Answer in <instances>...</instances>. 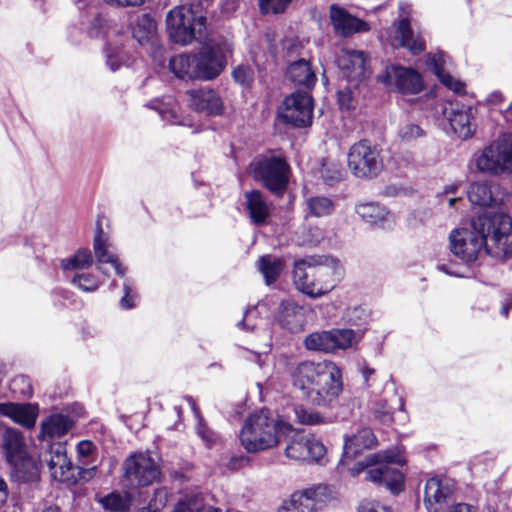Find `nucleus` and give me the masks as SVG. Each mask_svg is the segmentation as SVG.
<instances>
[{
	"label": "nucleus",
	"instance_id": "1",
	"mask_svg": "<svg viewBox=\"0 0 512 512\" xmlns=\"http://www.w3.org/2000/svg\"><path fill=\"white\" fill-rule=\"evenodd\" d=\"M73 420L63 414H53L42 421L39 440L43 443L39 452V461L46 466L53 480L67 484L88 482L96 474V466L85 468L73 465L67 456L65 442H51L56 437L64 436L73 427Z\"/></svg>",
	"mask_w": 512,
	"mask_h": 512
},
{
	"label": "nucleus",
	"instance_id": "2",
	"mask_svg": "<svg viewBox=\"0 0 512 512\" xmlns=\"http://www.w3.org/2000/svg\"><path fill=\"white\" fill-rule=\"evenodd\" d=\"M292 384L303 397L316 406H327L343 390L342 371L330 360L303 361L291 372Z\"/></svg>",
	"mask_w": 512,
	"mask_h": 512
},
{
	"label": "nucleus",
	"instance_id": "3",
	"mask_svg": "<svg viewBox=\"0 0 512 512\" xmlns=\"http://www.w3.org/2000/svg\"><path fill=\"white\" fill-rule=\"evenodd\" d=\"M343 276V265L331 256H309L294 263V285L299 292L312 299L331 292Z\"/></svg>",
	"mask_w": 512,
	"mask_h": 512
},
{
	"label": "nucleus",
	"instance_id": "4",
	"mask_svg": "<svg viewBox=\"0 0 512 512\" xmlns=\"http://www.w3.org/2000/svg\"><path fill=\"white\" fill-rule=\"evenodd\" d=\"M292 431L290 423L268 409H261L245 420L239 440L248 453H257L273 448L282 436H287Z\"/></svg>",
	"mask_w": 512,
	"mask_h": 512
},
{
	"label": "nucleus",
	"instance_id": "5",
	"mask_svg": "<svg viewBox=\"0 0 512 512\" xmlns=\"http://www.w3.org/2000/svg\"><path fill=\"white\" fill-rule=\"evenodd\" d=\"M405 461L403 457L393 451L379 452L370 455L365 461L357 462L349 468L353 476L360 474L364 469L376 465L367 472V480L381 486H385L392 493H399L404 487V475L392 465L402 466Z\"/></svg>",
	"mask_w": 512,
	"mask_h": 512
},
{
	"label": "nucleus",
	"instance_id": "6",
	"mask_svg": "<svg viewBox=\"0 0 512 512\" xmlns=\"http://www.w3.org/2000/svg\"><path fill=\"white\" fill-rule=\"evenodd\" d=\"M248 173L270 192L281 194L289 182L290 167L282 155L268 152L253 158Z\"/></svg>",
	"mask_w": 512,
	"mask_h": 512
},
{
	"label": "nucleus",
	"instance_id": "7",
	"mask_svg": "<svg viewBox=\"0 0 512 512\" xmlns=\"http://www.w3.org/2000/svg\"><path fill=\"white\" fill-rule=\"evenodd\" d=\"M347 165L354 177L362 180L374 179L384 168L382 149L368 140H360L349 148Z\"/></svg>",
	"mask_w": 512,
	"mask_h": 512
},
{
	"label": "nucleus",
	"instance_id": "8",
	"mask_svg": "<svg viewBox=\"0 0 512 512\" xmlns=\"http://www.w3.org/2000/svg\"><path fill=\"white\" fill-rule=\"evenodd\" d=\"M476 222L477 218L472 220V229H454L449 235L451 253L465 264L476 261L483 249L486 253H491V246L487 243L486 227L482 230L476 227Z\"/></svg>",
	"mask_w": 512,
	"mask_h": 512
},
{
	"label": "nucleus",
	"instance_id": "9",
	"mask_svg": "<svg viewBox=\"0 0 512 512\" xmlns=\"http://www.w3.org/2000/svg\"><path fill=\"white\" fill-rule=\"evenodd\" d=\"M476 227H486L487 243L491 242L496 250L490 254L512 257V218L502 212H484L477 217Z\"/></svg>",
	"mask_w": 512,
	"mask_h": 512
},
{
	"label": "nucleus",
	"instance_id": "10",
	"mask_svg": "<svg viewBox=\"0 0 512 512\" xmlns=\"http://www.w3.org/2000/svg\"><path fill=\"white\" fill-rule=\"evenodd\" d=\"M167 30L170 38L182 45L193 39H200L206 28V17L196 15L192 9L180 6L171 10L167 17Z\"/></svg>",
	"mask_w": 512,
	"mask_h": 512
},
{
	"label": "nucleus",
	"instance_id": "11",
	"mask_svg": "<svg viewBox=\"0 0 512 512\" xmlns=\"http://www.w3.org/2000/svg\"><path fill=\"white\" fill-rule=\"evenodd\" d=\"M233 43L225 37L212 39L195 54V66L200 80H212L224 69L232 54Z\"/></svg>",
	"mask_w": 512,
	"mask_h": 512
},
{
	"label": "nucleus",
	"instance_id": "12",
	"mask_svg": "<svg viewBox=\"0 0 512 512\" xmlns=\"http://www.w3.org/2000/svg\"><path fill=\"white\" fill-rule=\"evenodd\" d=\"M327 485H316L293 492L282 501L277 512H317L331 498Z\"/></svg>",
	"mask_w": 512,
	"mask_h": 512
},
{
	"label": "nucleus",
	"instance_id": "13",
	"mask_svg": "<svg viewBox=\"0 0 512 512\" xmlns=\"http://www.w3.org/2000/svg\"><path fill=\"white\" fill-rule=\"evenodd\" d=\"M476 167L494 174L512 171V136H504L487 146L476 158Z\"/></svg>",
	"mask_w": 512,
	"mask_h": 512
},
{
	"label": "nucleus",
	"instance_id": "14",
	"mask_svg": "<svg viewBox=\"0 0 512 512\" xmlns=\"http://www.w3.org/2000/svg\"><path fill=\"white\" fill-rule=\"evenodd\" d=\"M125 478L131 487L149 486L160 476L159 465L147 453H135L124 462Z\"/></svg>",
	"mask_w": 512,
	"mask_h": 512
},
{
	"label": "nucleus",
	"instance_id": "15",
	"mask_svg": "<svg viewBox=\"0 0 512 512\" xmlns=\"http://www.w3.org/2000/svg\"><path fill=\"white\" fill-rule=\"evenodd\" d=\"M442 115L452 131L461 139L472 137L476 131L475 113L471 106L459 102L441 104Z\"/></svg>",
	"mask_w": 512,
	"mask_h": 512
},
{
	"label": "nucleus",
	"instance_id": "16",
	"mask_svg": "<svg viewBox=\"0 0 512 512\" xmlns=\"http://www.w3.org/2000/svg\"><path fill=\"white\" fill-rule=\"evenodd\" d=\"M281 118L294 126L311 124L313 116L312 97L307 92H295L286 97L280 111Z\"/></svg>",
	"mask_w": 512,
	"mask_h": 512
},
{
	"label": "nucleus",
	"instance_id": "17",
	"mask_svg": "<svg viewBox=\"0 0 512 512\" xmlns=\"http://www.w3.org/2000/svg\"><path fill=\"white\" fill-rule=\"evenodd\" d=\"M454 483L447 478L432 477L424 488V506L427 512H443L453 505Z\"/></svg>",
	"mask_w": 512,
	"mask_h": 512
},
{
	"label": "nucleus",
	"instance_id": "18",
	"mask_svg": "<svg viewBox=\"0 0 512 512\" xmlns=\"http://www.w3.org/2000/svg\"><path fill=\"white\" fill-rule=\"evenodd\" d=\"M380 81L389 88L402 94H417L423 89L421 75L412 68L391 65L385 70V74L379 76Z\"/></svg>",
	"mask_w": 512,
	"mask_h": 512
},
{
	"label": "nucleus",
	"instance_id": "19",
	"mask_svg": "<svg viewBox=\"0 0 512 512\" xmlns=\"http://www.w3.org/2000/svg\"><path fill=\"white\" fill-rule=\"evenodd\" d=\"M275 304L277 305V311L275 318L277 323L287 331L291 333H297L304 329L307 322V315L310 312V308L304 305H300L292 299H281L278 300L274 296Z\"/></svg>",
	"mask_w": 512,
	"mask_h": 512
},
{
	"label": "nucleus",
	"instance_id": "20",
	"mask_svg": "<svg viewBox=\"0 0 512 512\" xmlns=\"http://www.w3.org/2000/svg\"><path fill=\"white\" fill-rule=\"evenodd\" d=\"M325 454L324 444L314 436L296 435L285 449V455L295 461L320 462Z\"/></svg>",
	"mask_w": 512,
	"mask_h": 512
},
{
	"label": "nucleus",
	"instance_id": "21",
	"mask_svg": "<svg viewBox=\"0 0 512 512\" xmlns=\"http://www.w3.org/2000/svg\"><path fill=\"white\" fill-rule=\"evenodd\" d=\"M188 105L194 111L208 116H217L223 112V101L219 94L208 86L188 90Z\"/></svg>",
	"mask_w": 512,
	"mask_h": 512
},
{
	"label": "nucleus",
	"instance_id": "22",
	"mask_svg": "<svg viewBox=\"0 0 512 512\" xmlns=\"http://www.w3.org/2000/svg\"><path fill=\"white\" fill-rule=\"evenodd\" d=\"M429 69L437 76L440 82L455 93L465 92V84L453 77L449 72L450 58L442 51L427 55L426 60Z\"/></svg>",
	"mask_w": 512,
	"mask_h": 512
},
{
	"label": "nucleus",
	"instance_id": "23",
	"mask_svg": "<svg viewBox=\"0 0 512 512\" xmlns=\"http://www.w3.org/2000/svg\"><path fill=\"white\" fill-rule=\"evenodd\" d=\"M330 18L335 32L343 37L369 30V25L365 21L352 16L336 5L330 8Z\"/></svg>",
	"mask_w": 512,
	"mask_h": 512
},
{
	"label": "nucleus",
	"instance_id": "24",
	"mask_svg": "<svg viewBox=\"0 0 512 512\" xmlns=\"http://www.w3.org/2000/svg\"><path fill=\"white\" fill-rule=\"evenodd\" d=\"M395 31L392 45L407 48L412 54H419L425 50V40L421 34H415L408 18L394 23Z\"/></svg>",
	"mask_w": 512,
	"mask_h": 512
},
{
	"label": "nucleus",
	"instance_id": "25",
	"mask_svg": "<svg viewBox=\"0 0 512 512\" xmlns=\"http://www.w3.org/2000/svg\"><path fill=\"white\" fill-rule=\"evenodd\" d=\"M336 63L348 79H359L365 75L367 56L363 51L344 48Z\"/></svg>",
	"mask_w": 512,
	"mask_h": 512
},
{
	"label": "nucleus",
	"instance_id": "26",
	"mask_svg": "<svg viewBox=\"0 0 512 512\" xmlns=\"http://www.w3.org/2000/svg\"><path fill=\"white\" fill-rule=\"evenodd\" d=\"M356 213L367 223L383 228L391 229L395 225V216L386 207L376 202L357 204Z\"/></svg>",
	"mask_w": 512,
	"mask_h": 512
},
{
	"label": "nucleus",
	"instance_id": "27",
	"mask_svg": "<svg viewBox=\"0 0 512 512\" xmlns=\"http://www.w3.org/2000/svg\"><path fill=\"white\" fill-rule=\"evenodd\" d=\"M377 439L369 427H362L352 436H346L343 448L342 464L347 460L356 458L365 449H370L376 445Z\"/></svg>",
	"mask_w": 512,
	"mask_h": 512
},
{
	"label": "nucleus",
	"instance_id": "28",
	"mask_svg": "<svg viewBox=\"0 0 512 512\" xmlns=\"http://www.w3.org/2000/svg\"><path fill=\"white\" fill-rule=\"evenodd\" d=\"M132 33L141 46H149L154 52L159 49L156 22L149 14L137 18Z\"/></svg>",
	"mask_w": 512,
	"mask_h": 512
},
{
	"label": "nucleus",
	"instance_id": "29",
	"mask_svg": "<svg viewBox=\"0 0 512 512\" xmlns=\"http://www.w3.org/2000/svg\"><path fill=\"white\" fill-rule=\"evenodd\" d=\"M102 234L103 231L101 228H99L97 234L94 237L93 244L95 257L99 264L98 269L102 273H105V271L102 268V265L108 263L114 267L115 272L118 276L123 277L126 273V267L119 262L117 256L114 253L109 251V244L107 240L103 238Z\"/></svg>",
	"mask_w": 512,
	"mask_h": 512
},
{
	"label": "nucleus",
	"instance_id": "30",
	"mask_svg": "<svg viewBox=\"0 0 512 512\" xmlns=\"http://www.w3.org/2000/svg\"><path fill=\"white\" fill-rule=\"evenodd\" d=\"M245 207L254 224H263L270 214V205L263 193L259 190H251L244 193Z\"/></svg>",
	"mask_w": 512,
	"mask_h": 512
},
{
	"label": "nucleus",
	"instance_id": "31",
	"mask_svg": "<svg viewBox=\"0 0 512 512\" xmlns=\"http://www.w3.org/2000/svg\"><path fill=\"white\" fill-rule=\"evenodd\" d=\"M286 75L295 85L307 89L313 88L317 81L316 74L310 62L305 59L292 62L287 68Z\"/></svg>",
	"mask_w": 512,
	"mask_h": 512
},
{
	"label": "nucleus",
	"instance_id": "32",
	"mask_svg": "<svg viewBox=\"0 0 512 512\" xmlns=\"http://www.w3.org/2000/svg\"><path fill=\"white\" fill-rule=\"evenodd\" d=\"M275 303L274 296H270L258 302L254 307L247 309L242 321L237 324L238 327L247 331H254L260 326L257 320L262 321L263 319L269 318L271 304Z\"/></svg>",
	"mask_w": 512,
	"mask_h": 512
},
{
	"label": "nucleus",
	"instance_id": "33",
	"mask_svg": "<svg viewBox=\"0 0 512 512\" xmlns=\"http://www.w3.org/2000/svg\"><path fill=\"white\" fill-rule=\"evenodd\" d=\"M9 464L12 466L11 477L14 481L34 483L40 479L38 465L29 455L11 461Z\"/></svg>",
	"mask_w": 512,
	"mask_h": 512
},
{
	"label": "nucleus",
	"instance_id": "34",
	"mask_svg": "<svg viewBox=\"0 0 512 512\" xmlns=\"http://www.w3.org/2000/svg\"><path fill=\"white\" fill-rule=\"evenodd\" d=\"M332 354L348 350L358 344L363 338L362 329L333 328L329 330Z\"/></svg>",
	"mask_w": 512,
	"mask_h": 512
},
{
	"label": "nucleus",
	"instance_id": "35",
	"mask_svg": "<svg viewBox=\"0 0 512 512\" xmlns=\"http://www.w3.org/2000/svg\"><path fill=\"white\" fill-rule=\"evenodd\" d=\"M0 415L11 418L24 427L31 428L36 422V413L30 405L0 403Z\"/></svg>",
	"mask_w": 512,
	"mask_h": 512
},
{
	"label": "nucleus",
	"instance_id": "36",
	"mask_svg": "<svg viewBox=\"0 0 512 512\" xmlns=\"http://www.w3.org/2000/svg\"><path fill=\"white\" fill-rule=\"evenodd\" d=\"M3 449L8 463L28 455L23 436L15 429L9 428L5 430L3 434Z\"/></svg>",
	"mask_w": 512,
	"mask_h": 512
},
{
	"label": "nucleus",
	"instance_id": "37",
	"mask_svg": "<svg viewBox=\"0 0 512 512\" xmlns=\"http://www.w3.org/2000/svg\"><path fill=\"white\" fill-rule=\"evenodd\" d=\"M195 61V54H180L170 59L169 67L172 73L180 79H198Z\"/></svg>",
	"mask_w": 512,
	"mask_h": 512
},
{
	"label": "nucleus",
	"instance_id": "38",
	"mask_svg": "<svg viewBox=\"0 0 512 512\" xmlns=\"http://www.w3.org/2000/svg\"><path fill=\"white\" fill-rule=\"evenodd\" d=\"M283 267L284 262L281 258L269 254L261 256L257 261V268L267 285H271L278 279Z\"/></svg>",
	"mask_w": 512,
	"mask_h": 512
},
{
	"label": "nucleus",
	"instance_id": "39",
	"mask_svg": "<svg viewBox=\"0 0 512 512\" xmlns=\"http://www.w3.org/2000/svg\"><path fill=\"white\" fill-rule=\"evenodd\" d=\"M307 217H326L334 212L335 204L332 199L325 196L309 197L305 201Z\"/></svg>",
	"mask_w": 512,
	"mask_h": 512
},
{
	"label": "nucleus",
	"instance_id": "40",
	"mask_svg": "<svg viewBox=\"0 0 512 512\" xmlns=\"http://www.w3.org/2000/svg\"><path fill=\"white\" fill-rule=\"evenodd\" d=\"M468 199L473 205L490 206L496 202L492 194V187L487 182L472 183L468 192Z\"/></svg>",
	"mask_w": 512,
	"mask_h": 512
},
{
	"label": "nucleus",
	"instance_id": "41",
	"mask_svg": "<svg viewBox=\"0 0 512 512\" xmlns=\"http://www.w3.org/2000/svg\"><path fill=\"white\" fill-rule=\"evenodd\" d=\"M185 399L188 402V404L190 405L191 410L193 411V414H194L195 418L197 419L196 432H197L198 436L203 440V442L208 447L216 444L217 441L219 440V436L216 432L211 430L205 424L195 400L190 396H187Z\"/></svg>",
	"mask_w": 512,
	"mask_h": 512
},
{
	"label": "nucleus",
	"instance_id": "42",
	"mask_svg": "<svg viewBox=\"0 0 512 512\" xmlns=\"http://www.w3.org/2000/svg\"><path fill=\"white\" fill-rule=\"evenodd\" d=\"M303 344L309 351L332 354L329 330L315 331L308 334L305 337Z\"/></svg>",
	"mask_w": 512,
	"mask_h": 512
},
{
	"label": "nucleus",
	"instance_id": "43",
	"mask_svg": "<svg viewBox=\"0 0 512 512\" xmlns=\"http://www.w3.org/2000/svg\"><path fill=\"white\" fill-rule=\"evenodd\" d=\"M149 106L158 111L162 120L171 124H182L179 117V108L172 98L169 97L166 101L156 100Z\"/></svg>",
	"mask_w": 512,
	"mask_h": 512
},
{
	"label": "nucleus",
	"instance_id": "44",
	"mask_svg": "<svg viewBox=\"0 0 512 512\" xmlns=\"http://www.w3.org/2000/svg\"><path fill=\"white\" fill-rule=\"evenodd\" d=\"M93 264V257L89 250L80 249L69 258L61 260L64 271L87 269Z\"/></svg>",
	"mask_w": 512,
	"mask_h": 512
},
{
	"label": "nucleus",
	"instance_id": "45",
	"mask_svg": "<svg viewBox=\"0 0 512 512\" xmlns=\"http://www.w3.org/2000/svg\"><path fill=\"white\" fill-rule=\"evenodd\" d=\"M292 412L294 414L295 421L302 425L312 426L327 423L325 417L319 412L303 405H295L292 408Z\"/></svg>",
	"mask_w": 512,
	"mask_h": 512
},
{
	"label": "nucleus",
	"instance_id": "46",
	"mask_svg": "<svg viewBox=\"0 0 512 512\" xmlns=\"http://www.w3.org/2000/svg\"><path fill=\"white\" fill-rule=\"evenodd\" d=\"M100 503L111 512H126L129 510L131 498L128 494L111 493L101 498Z\"/></svg>",
	"mask_w": 512,
	"mask_h": 512
},
{
	"label": "nucleus",
	"instance_id": "47",
	"mask_svg": "<svg viewBox=\"0 0 512 512\" xmlns=\"http://www.w3.org/2000/svg\"><path fill=\"white\" fill-rule=\"evenodd\" d=\"M10 390L13 394L24 398L31 397L33 393L30 379L25 375L14 377L10 384Z\"/></svg>",
	"mask_w": 512,
	"mask_h": 512
},
{
	"label": "nucleus",
	"instance_id": "48",
	"mask_svg": "<svg viewBox=\"0 0 512 512\" xmlns=\"http://www.w3.org/2000/svg\"><path fill=\"white\" fill-rule=\"evenodd\" d=\"M72 283L84 292H94L99 288L100 285L98 278L90 273L76 274L72 278Z\"/></svg>",
	"mask_w": 512,
	"mask_h": 512
},
{
	"label": "nucleus",
	"instance_id": "49",
	"mask_svg": "<svg viewBox=\"0 0 512 512\" xmlns=\"http://www.w3.org/2000/svg\"><path fill=\"white\" fill-rule=\"evenodd\" d=\"M343 318L350 325L360 326L366 322L368 313L363 306H354L346 309Z\"/></svg>",
	"mask_w": 512,
	"mask_h": 512
},
{
	"label": "nucleus",
	"instance_id": "50",
	"mask_svg": "<svg viewBox=\"0 0 512 512\" xmlns=\"http://www.w3.org/2000/svg\"><path fill=\"white\" fill-rule=\"evenodd\" d=\"M324 239L323 231L318 227H310L302 233V239L298 241L300 245L316 246Z\"/></svg>",
	"mask_w": 512,
	"mask_h": 512
},
{
	"label": "nucleus",
	"instance_id": "51",
	"mask_svg": "<svg viewBox=\"0 0 512 512\" xmlns=\"http://www.w3.org/2000/svg\"><path fill=\"white\" fill-rule=\"evenodd\" d=\"M291 0H259L260 10L264 14L283 12Z\"/></svg>",
	"mask_w": 512,
	"mask_h": 512
},
{
	"label": "nucleus",
	"instance_id": "52",
	"mask_svg": "<svg viewBox=\"0 0 512 512\" xmlns=\"http://www.w3.org/2000/svg\"><path fill=\"white\" fill-rule=\"evenodd\" d=\"M399 137L404 141H412L424 136V130L417 124L407 123L399 129Z\"/></svg>",
	"mask_w": 512,
	"mask_h": 512
},
{
	"label": "nucleus",
	"instance_id": "53",
	"mask_svg": "<svg viewBox=\"0 0 512 512\" xmlns=\"http://www.w3.org/2000/svg\"><path fill=\"white\" fill-rule=\"evenodd\" d=\"M321 175L326 183L332 185L342 179L343 173L339 165L324 163Z\"/></svg>",
	"mask_w": 512,
	"mask_h": 512
},
{
	"label": "nucleus",
	"instance_id": "54",
	"mask_svg": "<svg viewBox=\"0 0 512 512\" xmlns=\"http://www.w3.org/2000/svg\"><path fill=\"white\" fill-rule=\"evenodd\" d=\"M168 501V492L165 488H158L154 492L153 498L149 502V509L153 512L159 511L165 507Z\"/></svg>",
	"mask_w": 512,
	"mask_h": 512
},
{
	"label": "nucleus",
	"instance_id": "55",
	"mask_svg": "<svg viewBox=\"0 0 512 512\" xmlns=\"http://www.w3.org/2000/svg\"><path fill=\"white\" fill-rule=\"evenodd\" d=\"M374 416L375 418L383 424H388L392 422V411L387 406L385 401H379L375 404L374 407Z\"/></svg>",
	"mask_w": 512,
	"mask_h": 512
},
{
	"label": "nucleus",
	"instance_id": "56",
	"mask_svg": "<svg viewBox=\"0 0 512 512\" xmlns=\"http://www.w3.org/2000/svg\"><path fill=\"white\" fill-rule=\"evenodd\" d=\"M94 450H95V445L93 444V442H91L89 440H83L78 443L77 452H78L79 458L83 459V460H80L83 465H87L90 463L89 459L93 455Z\"/></svg>",
	"mask_w": 512,
	"mask_h": 512
},
{
	"label": "nucleus",
	"instance_id": "57",
	"mask_svg": "<svg viewBox=\"0 0 512 512\" xmlns=\"http://www.w3.org/2000/svg\"><path fill=\"white\" fill-rule=\"evenodd\" d=\"M124 295L120 300V306L123 309H131L135 306L137 295L133 292L129 280L123 284Z\"/></svg>",
	"mask_w": 512,
	"mask_h": 512
},
{
	"label": "nucleus",
	"instance_id": "58",
	"mask_svg": "<svg viewBox=\"0 0 512 512\" xmlns=\"http://www.w3.org/2000/svg\"><path fill=\"white\" fill-rule=\"evenodd\" d=\"M232 75L234 80L242 85H247L252 80L251 71L245 66H238L235 68Z\"/></svg>",
	"mask_w": 512,
	"mask_h": 512
},
{
	"label": "nucleus",
	"instance_id": "59",
	"mask_svg": "<svg viewBox=\"0 0 512 512\" xmlns=\"http://www.w3.org/2000/svg\"><path fill=\"white\" fill-rule=\"evenodd\" d=\"M359 512H391V510L379 502L368 501L361 504Z\"/></svg>",
	"mask_w": 512,
	"mask_h": 512
},
{
	"label": "nucleus",
	"instance_id": "60",
	"mask_svg": "<svg viewBox=\"0 0 512 512\" xmlns=\"http://www.w3.org/2000/svg\"><path fill=\"white\" fill-rule=\"evenodd\" d=\"M443 512H476V508L467 503H454L449 507V509Z\"/></svg>",
	"mask_w": 512,
	"mask_h": 512
},
{
	"label": "nucleus",
	"instance_id": "61",
	"mask_svg": "<svg viewBox=\"0 0 512 512\" xmlns=\"http://www.w3.org/2000/svg\"><path fill=\"white\" fill-rule=\"evenodd\" d=\"M106 63L111 69V71H116L121 65L120 58L118 57V55H114L112 53H107Z\"/></svg>",
	"mask_w": 512,
	"mask_h": 512
},
{
	"label": "nucleus",
	"instance_id": "62",
	"mask_svg": "<svg viewBox=\"0 0 512 512\" xmlns=\"http://www.w3.org/2000/svg\"><path fill=\"white\" fill-rule=\"evenodd\" d=\"M359 371L362 374L364 381L367 383L370 377L375 373V370L369 367L366 362H362L359 364Z\"/></svg>",
	"mask_w": 512,
	"mask_h": 512
},
{
	"label": "nucleus",
	"instance_id": "63",
	"mask_svg": "<svg viewBox=\"0 0 512 512\" xmlns=\"http://www.w3.org/2000/svg\"><path fill=\"white\" fill-rule=\"evenodd\" d=\"M504 100L503 95L499 91L492 92L487 97V102L493 106H498Z\"/></svg>",
	"mask_w": 512,
	"mask_h": 512
},
{
	"label": "nucleus",
	"instance_id": "64",
	"mask_svg": "<svg viewBox=\"0 0 512 512\" xmlns=\"http://www.w3.org/2000/svg\"><path fill=\"white\" fill-rule=\"evenodd\" d=\"M438 269L448 275L455 276V277H464V274L459 271H453L451 270L446 264L438 265Z\"/></svg>",
	"mask_w": 512,
	"mask_h": 512
}]
</instances>
